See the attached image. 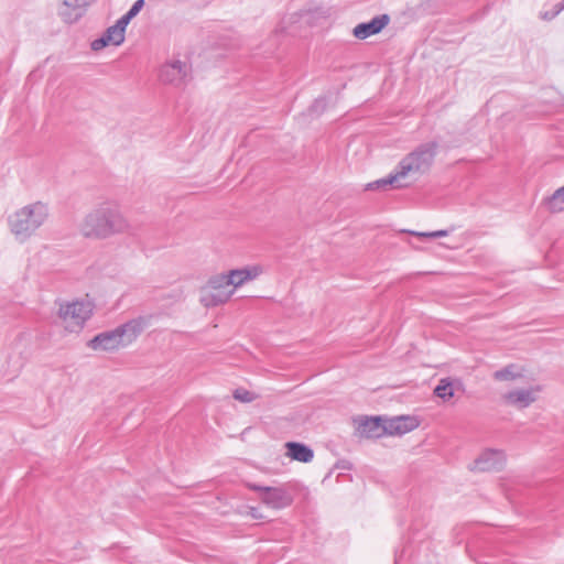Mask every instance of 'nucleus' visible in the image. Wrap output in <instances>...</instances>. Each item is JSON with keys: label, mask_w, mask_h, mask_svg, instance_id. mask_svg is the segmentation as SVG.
<instances>
[{"label": "nucleus", "mask_w": 564, "mask_h": 564, "mask_svg": "<svg viewBox=\"0 0 564 564\" xmlns=\"http://www.w3.org/2000/svg\"><path fill=\"white\" fill-rule=\"evenodd\" d=\"M436 142H427L419 145L399 162L394 173H391L384 178L369 183L366 189H387L388 186L402 188L408 186L409 183L405 182L406 178L412 177L415 180L431 169L436 155Z\"/></svg>", "instance_id": "f257e3e1"}, {"label": "nucleus", "mask_w": 564, "mask_h": 564, "mask_svg": "<svg viewBox=\"0 0 564 564\" xmlns=\"http://www.w3.org/2000/svg\"><path fill=\"white\" fill-rule=\"evenodd\" d=\"M78 228L85 238L104 240L128 231L129 223L117 205L102 203L86 214Z\"/></svg>", "instance_id": "f03ea898"}, {"label": "nucleus", "mask_w": 564, "mask_h": 564, "mask_svg": "<svg viewBox=\"0 0 564 564\" xmlns=\"http://www.w3.org/2000/svg\"><path fill=\"white\" fill-rule=\"evenodd\" d=\"M147 318L131 319L112 330L102 332L88 341L93 350H115L131 344L145 328Z\"/></svg>", "instance_id": "7ed1b4c3"}, {"label": "nucleus", "mask_w": 564, "mask_h": 564, "mask_svg": "<svg viewBox=\"0 0 564 564\" xmlns=\"http://www.w3.org/2000/svg\"><path fill=\"white\" fill-rule=\"evenodd\" d=\"M50 216L48 206L42 202L29 204L9 217L12 234L21 239L31 237Z\"/></svg>", "instance_id": "20e7f679"}, {"label": "nucleus", "mask_w": 564, "mask_h": 564, "mask_svg": "<svg viewBox=\"0 0 564 564\" xmlns=\"http://www.w3.org/2000/svg\"><path fill=\"white\" fill-rule=\"evenodd\" d=\"M199 294V301L205 307H215L225 304L234 294V289L228 284L224 273H220L210 276Z\"/></svg>", "instance_id": "39448f33"}, {"label": "nucleus", "mask_w": 564, "mask_h": 564, "mask_svg": "<svg viewBox=\"0 0 564 564\" xmlns=\"http://www.w3.org/2000/svg\"><path fill=\"white\" fill-rule=\"evenodd\" d=\"M93 307L90 303L72 302L61 305L58 316L65 323V327L70 332L78 330L83 327L85 322L90 317Z\"/></svg>", "instance_id": "423d86ee"}, {"label": "nucleus", "mask_w": 564, "mask_h": 564, "mask_svg": "<svg viewBox=\"0 0 564 564\" xmlns=\"http://www.w3.org/2000/svg\"><path fill=\"white\" fill-rule=\"evenodd\" d=\"M159 78L165 85L181 88L192 79V67L178 59L166 62L160 68Z\"/></svg>", "instance_id": "0eeeda50"}, {"label": "nucleus", "mask_w": 564, "mask_h": 564, "mask_svg": "<svg viewBox=\"0 0 564 564\" xmlns=\"http://www.w3.org/2000/svg\"><path fill=\"white\" fill-rule=\"evenodd\" d=\"M249 489L260 494L262 503L272 509H284L292 505L293 496L285 486L267 487L257 484H249Z\"/></svg>", "instance_id": "6e6552de"}, {"label": "nucleus", "mask_w": 564, "mask_h": 564, "mask_svg": "<svg viewBox=\"0 0 564 564\" xmlns=\"http://www.w3.org/2000/svg\"><path fill=\"white\" fill-rule=\"evenodd\" d=\"M506 462V455L499 449H486L475 459L471 469L477 471L500 470Z\"/></svg>", "instance_id": "1a4fd4ad"}, {"label": "nucleus", "mask_w": 564, "mask_h": 564, "mask_svg": "<svg viewBox=\"0 0 564 564\" xmlns=\"http://www.w3.org/2000/svg\"><path fill=\"white\" fill-rule=\"evenodd\" d=\"M94 0H62L58 15L68 24L77 22L83 18Z\"/></svg>", "instance_id": "9d476101"}, {"label": "nucleus", "mask_w": 564, "mask_h": 564, "mask_svg": "<svg viewBox=\"0 0 564 564\" xmlns=\"http://www.w3.org/2000/svg\"><path fill=\"white\" fill-rule=\"evenodd\" d=\"M390 22L388 14L377 15L369 22L359 23L354 28L352 34L359 40L380 33Z\"/></svg>", "instance_id": "9b49d317"}, {"label": "nucleus", "mask_w": 564, "mask_h": 564, "mask_svg": "<svg viewBox=\"0 0 564 564\" xmlns=\"http://www.w3.org/2000/svg\"><path fill=\"white\" fill-rule=\"evenodd\" d=\"M538 391V388L517 389L505 393L502 395V400L508 405H513L518 409H524L536 400L535 393Z\"/></svg>", "instance_id": "f8f14e48"}, {"label": "nucleus", "mask_w": 564, "mask_h": 564, "mask_svg": "<svg viewBox=\"0 0 564 564\" xmlns=\"http://www.w3.org/2000/svg\"><path fill=\"white\" fill-rule=\"evenodd\" d=\"M261 272V268L254 265L230 270L228 273H224V275L227 278V282L230 284L231 289L235 290L236 288L241 286L243 283L256 279L260 275Z\"/></svg>", "instance_id": "ddd939ff"}, {"label": "nucleus", "mask_w": 564, "mask_h": 564, "mask_svg": "<svg viewBox=\"0 0 564 564\" xmlns=\"http://www.w3.org/2000/svg\"><path fill=\"white\" fill-rule=\"evenodd\" d=\"M358 433L367 438H377L384 435V420L380 416L364 417L358 422Z\"/></svg>", "instance_id": "4468645a"}, {"label": "nucleus", "mask_w": 564, "mask_h": 564, "mask_svg": "<svg viewBox=\"0 0 564 564\" xmlns=\"http://www.w3.org/2000/svg\"><path fill=\"white\" fill-rule=\"evenodd\" d=\"M415 427L414 419L410 416H397L393 419L384 420V434H404Z\"/></svg>", "instance_id": "2eb2a0df"}, {"label": "nucleus", "mask_w": 564, "mask_h": 564, "mask_svg": "<svg viewBox=\"0 0 564 564\" xmlns=\"http://www.w3.org/2000/svg\"><path fill=\"white\" fill-rule=\"evenodd\" d=\"M285 447L288 448V456L293 460L310 463L314 457L313 449L303 443L288 442Z\"/></svg>", "instance_id": "dca6fc26"}, {"label": "nucleus", "mask_w": 564, "mask_h": 564, "mask_svg": "<svg viewBox=\"0 0 564 564\" xmlns=\"http://www.w3.org/2000/svg\"><path fill=\"white\" fill-rule=\"evenodd\" d=\"M460 386L459 381H454L451 378H443L434 389V394L442 400L446 401L454 397L456 387Z\"/></svg>", "instance_id": "f3484780"}, {"label": "nucleus", "mask_w": 564, "mask_h": 564, "mask_svg": "<svg viewBox=\"0 0 564 564\" xmlns=\"http://www.w3.org/2000/svg\"><path fill=\"white\" fill-rule=\"evenodd\" d=\"M494 379L497 381H513L522 377V372L516 365H508L494 372Z\"/></svg>", "instance_id": "a211bd4d"}, {"label": "nucleus", "mask_w": 564, "mask_h": 564, "mask_svg": "<svg viewBox=\"0 0 564 564\" xmlns=\"http://www.w3.org/2000/svg\"><path fill=\"white\" fill-rule=\"evenodd\" d=\"M547 209L552 213L564 210V186L556 189L552 196L545 200Z\"/></svg>", "instance_id": "6ab92c4d"}, {"label": "nucleus", "mask_w": 564, "mask_h": 564, "mask_svg": "<svg viewBox=\"0 0 564 564\" xmlns=\"http://www.w3.org/2000/svg\"><path fill=\"white\" fill-rule=\"evenodd\" d=\"M110 45L118 46L123 43L124 34L115 25L109 26L102 34Z\"/></svg>", "instance_id": "aec40b11"}, {"label": "nucleus", "mask_w": 564, "mask_h": 564, "mask_svg": "<svg viewBox=\"0 0 564 564\" xmlns=\"http://www.w3.org/2000/svg\"><path fill=\"white\" fill-rule=\"evenodd\" d=\"M234 398L240 402L250 403L257 399V395L249 390L239 388L234 391Z\"/></svg>", "instance_id": "412c9836"}, {"label": "nucleus", "mask_w": 564, "mask_h": 564, "mask_svg": "<svg viewBox=\"0 0 564 564\" xmlns=\"http://www.w3.org/2000/svg\"><path fill=\"white\" fill-rule=\"evenodd\" d=\"M452 230H436V231H430V232H421V231H411L410 234L416 237L421 238H440V237H446L449 235Z\"/></svg>", "instance_id": "4be33fe9"}, {"label": "nucleus", "mask_w": 564, "mask_h": 564, "mask_svg": "<svg viewBox=\"0 0 564 564\" xmlns=\"http://www.w3.org/2000/svg\"><path fill=\"white\" fill-rule=\"evenodd\" d=\"M131 20L132 18L130 17V14L126 13L113 25L124 34L126 28Z\"/></svg>", "instance_id": "5701e85b"}, {"label": "nucleus", "mask_w": 564, "mask_h": 564, "mask_svg": "<svg viewBox=\"0 0 564 564\" xmlns=\"http://www.w3.org/2000/svg\"><path fill=\"white\" fill-rule=\"evenodd\" d=\"M108 45H110L109 42L106 40V37L104 35H101L100 37H98L91 42L90 47L93 51L97 52Z\"/></svg>", "instance_id": "b1692460"}, {"label": "nucleus", "mask_w": 564, "mask_h": 564, "mask_svg": "<svg viewBox=\"0 0 564 564\" xmlns=\"http://www.w3.org/2000/svg\"><path fill=\"white\" fill-rule=\"evenodd\" d=\"M144 7V0H137L127 12L133 19Z\"/></svg>", "instance_id": "393cba45"}, {"label": "nucleus", "mask_w": 564, "mask_h": 564, "mask_svg": "<svg viewBox=\"0 0 564 564\" xmlns=\"http://www.w3.org/2000/svg\"><path fill=\"white\" fill-rule=\"evenodd\" d=\"M555 18L554 13L551 11H542L540 12V19L544 21H551Z\"/></svg>", "instance_id": "a878e982"}, {"label": "nucleus", "mask_w": 564, "mask_h": 564, "mask_svg": "<svg viewBox=\"0 0 564 564\" xmlns=\"http://www.w3.org/2000/svg\"><path fill=\"white\" fill-rule=\"evenodd\" d=\"M564 10V0L556 3L553 8V10L551 12L554 13V15L556 17L557 14H560V12H562Z\"/></svg>", "instance_id": "bb28decb"}, {"label": "nucleus", "mask_w": 564, "mask_h": 564, "mask_svg": "<svg viewBox=\"0 0 564 564\" xmlns=\"http://www.w3.org/2000/svg\"><path fill=\"white\" fill-rule=\"evenodd\" d=\"M564 10V0L556 3L553 8V10L551 12L554 13V15L556 17L557 14H560V12H562Z\"/></svg>", "instance_id": "cd10ccee"}, {"label": "nucleus", "mask_w": 564, "mask_h": 564, "mask_svg": "<svg viewBox=\"0 0 564 564\" xmlns=\"http://www.w3.org/2000/svg\"><path fill=\"white\" fill-rule=\"evenodd\" d=\"M251 516L256 519L259 518L258 512H256V509H252Z\"/></svg>", "instance_id": "c85d7f7f"}, {"label": "nucleus", "mask_w": 564, "mask_h": 564, "mask_svg": "<svg viewBox=\"0 0 564 564\" xmlns=\"http://www.w3.org/2000/svg\"><path fill=\"white\" fill-rule=\"evenodd\" d=\"M322 102H323V100H319V99H318V100H316V101H315L314 107H317V106H318L319 104H322Z\"/></svg>", "instance_id": "c756f323"}]
</instances>
